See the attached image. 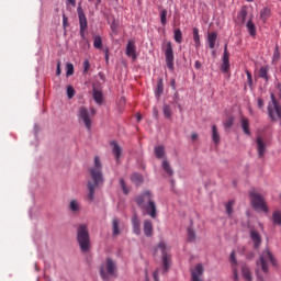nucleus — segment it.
<instances>
[{
	"instance_id": "f257e3e1",
	"label": "nucleus",
	"mask_w": 281,
	"mask_h": 281,
	"mask_svg": "<svg viewBox=\"0 0 281 281\" xmlns=\"http://www.w3.org/2000/svg\"><path fill=\"white\" fill-rule=\"evenodd\" d=\"M90 176L93 182L88 181V201L95 200V188L104 183V177L102 176V161L100 157H94V167L90 169Z\"/></svg>"
},
{
	"instance_id": "f03ea898",
	"label": "nucleus",
	"mask_w": 281,
	"mask_h": 281,
	"mask_svg": "<svg viewBox=\"0 0 281 281\" xmlns=\"http://www.w3.org/2000/svg\"><path fill=\"white\" fill-rule=\"evenodd\" d=\"M135 201L138 207L145 210L150 218H157V204L150 191H145L140 195H137Z\"/></svg>"
},
{
	"instance_id": "7ed1b4c3",
	"label": "nucleus",
	"mask_w": 281,
	"mask_h": 281,
	"mask_svg": "<svg viewBox=\"0 0 281 281\" xmlns=\"http://www.w3.org/2000/svg\"><path fill=\"white\" fill-rule=\"evenodd\" d=\"M77 241L83 254L91 249V236L89 235V226L87 224H80L77 227Z\"/></svg>"
},
{
	"instance_id": "20e7f679",
	"label": "nucleus",
	"mask_w": 281,
	"mask_h": 281,
	"mask_svg": "<svg viewBox=\"0 0 281 281\" xmlns=\"http://www.w3.org/2000/svg\"><path fill=\"white\" fill-rule=\"evenodd\" d=\"M100 276L104 281H109L111 278H117V262L112 258H106L100 267Z\"/></svg>"
},
{
	"instance_id": "39448f33",
	"label": "nucleus",
	"mask_w": 281,
	"mask_h": 281,
	"mask_svg": "<svg viewBox=\"0 0 281 281\" xmlns=\"http://www.w3.org/2000/svg\"><path fill=\"white\" fill-rule=\"evenodd\" d=\"M269 262H271L272 267H278V261L276 260V257H273V254H271L269 249H266L261 252L260 258L257 261V265H260L263 273H269Z\"/></svg>"
},
{
	"instance_id": "423d86ee",
	"label": "nucleus",
	"mask_w": 281,
	"mask_h": 281,
	"mask_svg": "<svg viewBox=\"0 0 281 281\" xmlns=\"http://www.w3.org/2000/svg\"><path fill=\"white\" fill-rule=\"evenodd\" d=\"M270 98L272 103L268 105V115L272 122H278V120H281V106L278 99H276V94L271 93Z\"/></svg>"
},
{
	"instance_id": "0eeeda50",
	"label": "nucleus",
	"mask_w": 281,
	"mask_h": 281,
	"mask_svg": "<svg viewBox=\"0 0 281 281\" xmlns=\"http://www.w3.org/2000/svg\"><path fill=\"white\" fill-rule=\"evenodd\" d=\"M250 196L254 210H256L257 212H269V207H267V202L260 193L250 192Z\"/></svg>"
},
{
	"instance_id": "6e6552de",
	"label": "nucleus",
	"mask_w": 281,
	"mask_h": 281,
	"mask_svg": "<svg viewBox=\"0 0 281 281\" xmlns=\"http://www.w3.org/2000/svg\"><path fill=\"white\" fill-rule=\"evenodd\" d=\"M77 117L80 123L85 124L87 131H91V125L93 124V121L91 120V113H89V110L85 106H80L78 109Z\"/></svg>"
},
{
	"instance_id": "1a4fd4ad",
	"label": "nucleus",
	"mask_w": 281,
	"mask_h": 281,
	"mask_svg": "<svg viewBox=\"0 0 281 281\" xmlns=\"http://www.w3.org/2000/svg\"><path fill=\"white\" fill-rule=\"evenodd\" d=\"M77 12L79 16L80 36L85 41L87 38L85 34L87 32V27H89V23L87 22V15H85L82 8L78 7Z\"/></svg>"
},
{
	"instance_id": "9d476101",
	"label": "nucleus",
	"mask_w": 281,
	"mask_h": 281,
	"mask_svg": "<svg viewBox=\"0 0 281 281\" xmlns=\"http://www.w3.org/2000/svg\"><path fill=\"white\" fill-rule=\"evenodd\" d=\"M157 249H160L161 254H162V267H164V271H168V269H170V255H168L167 252V246L166 243L160 241L157 246Z\"/></svg>"
},
{
	"instance_id": "9b49d317",
	"label": "nucleus",
	"mask_w": 281,
	"mask_h": 281,
	"mask_svg": "<svg viewBox=\"0 0 281 281\" xmlns=\"http://www.w3.org/2000/svg\"><path fill=\"white\" fill-rule=\"evenodd\" d=\"M165 58L168 69H175V52L172 50V43H167L165 50Z\"/></svg>"
},
{
	"instance_id": "f8f14e48",
	"label": "nucleus",
	"mask_w": 281,
	"mask_h": 281,
	"mask_svg": "<svg viewBox=\"0 0 281 281\" xmlns=\"http://www.w3.org/2000/svg\"><path fill=\"white\" fill-rule=\"evenodd\" d=\"M231 267L233 270V280L239 281L240 277L238 276V260H236V251L231 252Z\"/></svg>"
},
{
	"instance_id": "ddd939ff",
	"label": "nucleus",
	"mask_w": 281,
	"mask_h": 281,
	"mask_svg": "<svg viewBox=\"0 0 281 281\" xmlns=\"http://www.w3.org/2000/svg\"><path fill=\"white\" fill-rule=\"evenodd\" d=\"M205 269L203 268V263H198L194 269L191 270V280L192 281H203L201 277L203 276Z\"/></svg>"
},
{
	"instance_id": "4468645a",
	"label": "nucleus",
	"mask_w": 281,
	"mask_h": 281,
	"mask_svg": "<svg viewBox=\"0 0 281 281\" xmlns=\"http://www.w3.org/2000/svg\"><path fill=\"white\" fill-rule=\"evenodd\" d=\"M132 229H133V233L136 236H140V234H142V222L139 221V217H137V214H134L132 216Z\"/></svg>"
},
{
	"instance_id": "2eb2a0df",
	"label": "nucleus",
	"mask_w": 281,
	"mask_h": 281,
	"mask_svg": "<svg viewBox=\"0 0 281 281\" xmlns=\"http://www.w3.org/2000/svg\"><path fill=\"white\" fill-rule=\"evenodd\" d=\"M126 56L133 58V60L137 59V50L135 48V42L128 41L126 45Z\"/></svg>"
},
{
	"instance_id": "dca6fc26",
	"label": "nucleus",
	"mask_w": 281,
	"mask_h": 281,
	"mask_svg": "<svg viewBox=\"0 0 281 281\" xmlns=\"http://www.w3.org/2000/svg\"><path fill=\"white\" fill-rule=\"evenodd\" d=\"M250 238L254 243L255 249H258V247H260V245L262 243V238L260 237V233H258V231H251L250 232Z\"/></svg>"
},
{
	"instance_id": "f3484780",
	"label": "nucleus",
	"mask_w": 281,
	"mask_h": 281,
	"mask_svg": "<svg viewBox=\"0 0 281 281\" xmlns=\"http://www.w3.org/2000/svg\"><path fill=\"white\" fill-rule=\"evenodd\" d=\"M143 231L145 236H147V238H150V236H153V222L150 220H145L144 224H143Z\"/></svg>"
},
{
	"instance_id": "a211bd4d",
	"label": "nucleus",
	"mask_w": 281,
	"mask_h": 281,
	"mask_svg": "<svg viewBox=\"0 0 281 281\" xmlns=\"http://www.w3.org/2000/svg\"><path fill=\"white\" fill-rule=\"evenodd\" d=\"M257 150H258V155L260 158L265 157V150L267 148V146L265 145V140L258 136L257 139Z\"/></svg>"
},
{
	"instance_id": "6ab92c4d",
	"label": "nucleus",
	"mask_w": 281,
	"mask_h": 281,
	"mask_svg": "<svg viewBox=\"0 0 281 281\" xmlns=\"http://www.w3.org/2000/svg\"><path fill=\"white\" fill-rule=\"evenodd\" d=\"M111 146H113L112 151L115 156L116 161H120V157H122V147L117 144V142H111Z\"/></svg>"
},
{
	"instance_id": "aec40b11",
	"label": "nucleus",
	"mask_w": 281,
	"mask_h": 281,
	"mask_svg": "<svg viewBox=\"0 0 281 281\" xmlns=\"http://www.w3.org/2000/svg\"><path fill=\"white\" fill-rule=\"evenodd\" d=\"M216 38H218V34L216 32L209 33L207 43L210 49H214V47H216Z\"/></svg>"
},
{
	"instance_id": "412c9836",
	"label": "nucleus",
	"mask_w": 281,
	"mask_h": 281,
	"mask_svg": "<svg viewBox=\"0 0 281 281\" xmlns=\"http://www.w3.org/2000/svg\"><path fill=\"white\" fill-rule=\"evenodd\" d=\"M241 276L247 281H252L254 277H251V270L249 269V266L244 265L241 267Z\"/></svg>"
},
{
	"instance_id": "4be33fe9",
	"label": "nucleus",
	"mask_w": 281,
	"mask_h": 281,
	"mask_svg": "<svg viewBox=\"0 0 281 281\" xmlns=\"http://www.w3.org/2000/svg\"><path fill=\"white\" fill-rule=\"evenodd\" d=\"M240 122L245 135H251V131L249 130V119L241 116Z\"/></svg>"
},
{
	"instance_id": "5701e85b",
	"label": "nucleus",
	"mask_w": 281,
	"mask_h": 281,
	"mask_svg": "<svg viewBox=\"0 0 281 281\" xmlns=\"http://www.w3.org/2000/svg\"><path fill=\"white\" fill-rule=\"evenodd\" d=\"M92 95H93V100H94V102H97V104H102V102H103L102 91L93 88Z\"/></svg>"
},
{
	"instance_id": "b1692460",
	"label": "nucleus",
	"mask_w": 281,
	"mask_h": 281,
	"mask_svg": "<svg viewBox=\"0 0 281 281\" xmlns=\"http://www.w3.org/2000/svg\"><path fill=\"white\" fill-rule=\"evenodd\" d=\"M162 170L168 175V177H172V175H175V170H172L170 162L166 159L162 160Z\"/></svg>"
},
{
	"instance_id": "393cba45",
	"label": "nucleus",
	"mask_w": 281,
	"mask_h": 281,
	"mask_svg": "<svg viewBox=\"0 0 281 281\" xmlns=\"http://www.w3.org/2000/svg\"><path fill=\"white\" fill-rule=\"evenodd\" d=\"M212 139L214 144H221V134H218V127L216 125L212 126Z\"/></svg>"
},
{
	"instance_id": "a878e982",
	"label": "nucleus",
	"mask_w": 281,
	"mask_h": 281,
	"mask_svg": "<svg viewBox=\"0 0 281 281\" xmlns=\"http://www.w3.org/2000/svg\"><path fill=\"white\" fill-rule=\"evenodd\" d=\"M155 155H156L157 159H164V157L166 155V148L162 145L156 146Z\"/></svg>"
},
{
	"instance_id": "bb28decb",
	"label": "nucleus",
	"mask_w": 281,
	"mask_h": 281,
	"mask_svg": "<svg viewBox=\"0 0 281 281\" xmlns=\"http://www.w3.org/2000/svg\"><path fill=\"white\" fill-rule=\"evenodd\" d=\"M112 234L113 236H120V220L117 218L112 221Z\"/></svg>"
},
{
	"instance_id": "cd10ccee",
	"label": "nucleus",
	"mask_w": 281,
	"mask_h": 281,
	"mask_svg": "<svg viewBox=\"0 0 281 281\" xmlns=\"http://www.w3.org/2000/svg\"><path fill=\"white\" fill-rule=\"evenodd\" d=\"M193 41L195 43V47H201V36L199 35V29L193 27Z\"/></svg>"
},
{
	"instance_id": "c85d7f7f",
	"label": "nucleus",
	"mask_w": 281,
	"mask_h": 281,
	"mask_svg": "<svg viewBox=\"0 0 281 281\" xmlns=\"http://www.w3.org/2000/svg\"><path fill=\"white\" fill-rule=\"evenodd\" d=\"M131 180L135 183V186H140V183H144V177L139 173H133Z\"/></svg>"
},
{
	"instance_id": "c756f323",
	"label": "nucleus",
	"mask_w": 281,
	"mask_h": 281,
	"mask_svg": "<svg viewBox=\"0 0 281 281\" xmlns=\"http://www.w3.org/2000/svg\"><path fill=\"white\" fill-rule=\"evenodd\" d=\"M70 212H80V202L78 200H71L69 204Z\"/></svg>"
},
{
	"instance_id": "7c9ffc66",
	"label": "nucleus",
	"mask_w": 281,
	"mask_h": 281,
	"mask_svg": "<svg viewBox=\"0 0 281 281\" xmlns=\"http://www.w3.org/2000/svg\"><path fill=\"white\" fill-rule=\"evenodd\" d=\"M259 78L269 80V68L267 66H263L259 69Z\"/></svg>"
},
{
	"instance_id": "2f4dec72",
	"label": "nucleus",
	"mask_w": 281,
	"mask_h": 281,
	"mask_svg": "<svg viewBox=\"0 0 281 281\" xmlns=\"http://www.w3.org/2000/svg\"><path fill=\"white\" fill-rule=\"evenodd\" d=\"M162 113H164L165 117L170 120L172 117V108H170V105H168V104H164Z\"/></svg>"
},
{
	"instance_id": "473e14b6",
	"label": "nucleus",
	"mask_w": 281,
	"mask_h": 281,
	"mask_svg": "<svg viewBox=\"0 0 281 281\" xmlns=\"http://www.w3.org/2000/svg\"><path fill=\"white\" fill-rule=\"evenodd\" d=\"M246 27L250 36H256V24H254L251 20L247 22Z\"/></svg>"
},
{
	"instance_id": "72a5a7b5",
	"label": "nucleus",
	"mask_w": 281,
	"mask_h": 281,
	"mask_svg": "<svg viewBox=\"0 0 281 281\" xmlns=\"http://www.w3.org/2000/svg\"><path fill=\"white\" fill-rule=\"evenodd\" d=\"M173 38L176 43H182L183 41V33L181 32V29H176L173 32Z\"/></svg>"
},
{
	"instance_id": "f704fd0d",
	"label": "nucleus",
	"mask_w": 281,
	"mask_h": 281,
	"mask_svg": "<svg viewBox=\"0 0 281 281\" xmlns=\"http://www.w3.org/2000/svg\"><path fill=\"white\" fill-rule=\"evenodd\" d=\"M272 223H273V225H281V212L280 211H276L272 214Z\"/></svg>"
},
{
	"instance_id": "c9c22d12",
	"label": "nucleus",
	"mask_w": 281,
	"mask_h": 281,
	"mask_svg": "<svg viewBox=\"0 0 281 281\" xmlns=\"http://www.w3.org/2000/svg\"><path fill=\"white\" fill-rule=\"evenodd\" d=\"M269 16H271V10L269 8L262 9L260 12V19L265 22Z\"/></svg>"
},
{
	"instance_id": "e433bc0d",
	"label": "nucleus",
	"mask_w": 281,
	"mask_h": 281,
	"mask_svg": "<svg viewBox=\"0 0 281 281\" xmlns=\"http://www.w3.org/2000/svg\"><path fill=\"white\" fill-rule=\"evenodd\" d=\"M161 93H164V79H158V82H157V89H156V95H161Z\"/></svg>"
},
{
	"instance_id": "4c0bfd02",
	"label": "nucleus",
	"mask_w": 281,
	"mask_h": 281,
	"mask_svg": "<svg viewBox=\"0 0 281 281\" xmlns=\"http://www.w3.org/2000/svg\"><path fill=\"white\" fill-rule=\"evenodd\" d=\"M167 16H168V10L162 9L160 11V23H161V25H166L168 23Z\"/></svg>"
},
{
	"instance_id": "58836bf2",
	"label": "nucleus",
	"mask_w": 281,
	"mask_h": 281,
	"mask_svg": "<svg viewBox=\"0 0 281 281\" xmlns=\"http://www.w3.org/2000/svg\"><path fill=\"white\" fill-rule=\"evenodd\" d=\"M93 47L95 49H102V37L100 35L94 36Z\"/></svg>"
},
{
	"instance_id": "ea45409f",
	"label": "nucleus",
	"mask_w": 281,
	"mask_h": 281,
	"mask_svg": "<svg viewBox=\"0 0 281 281\" xmlns=\"http://www.w3.org/2000/svg\"><path fill=\"white\" fill-rule=\"evenodd\" d=\"M225 207H226V214H228V216H232V214H234V201L233 200L228 201Z\"/></svg>"
},
{
	"instance_id": "a19ab883",
	"label": "nucleus",
	"mask_w": 281,
	"mask_h": 281,
	"mask_svg": "<svg viewBox=\"0 0 281 281\" xmlns=\"http://www.w3.org/2000/svg\"><path fill=\"white\" fill-rule=\"evenodd\" d=\"M196 239V234L194 233V229L188 228V240L189 243H194Z\"/></svg>"
},
{
	"instance_id": "79ce46f5",
	"label": "nucleus",
	"mask_w": 281,
	"mask_h": 281,
	"mask_svg": "<svg viewBox=\"0 0 281 281\" xmlns=\"http://www.w3.org/2000/svg\"><path fill=\"white\" fill-rule=\"evenodd\" d=\"M223 125L225 128H231L232 126H234V116H229L228 119H226L223 122Z\"/></svg>"
},
{
	"instance_id": "37998d69",
	"label": "nucleus",
	"mask_w": 281,
	"mask_h": 281,
	"mask_svg": "<svg viewBox=\"0 0 281 281\" xmlns=\"http://www.w3.org/2000/svg\"><path fill=\"white\" fill-rule=\"evenodd\" d=\"M223 63L229 64V52L227 50V44L224 46Z\"/></svg>"
},
{
	"instance_id": "c03bdc74",
	"label": "nucleus",
	"mask_w": 281,
	"mask_h": 281,
	"mask_svg": "<svg viewBox=\"0 0 281 281\" xmlns=\"http://www.w3.org/2000/svg\"><path fill=\"white\" fill-rule=\"evenodd\" d=\"M76 95V90L74 89L72 86H68L67 87V97L69 99L74 98Z\"/></svg>"
},
{
	"instance_id": "a18cd8bd",
	"label": "nucleus",
	"mask_w": 281,
	"mask_h": 281,
	"mask_svg": "<svg viewBox=\"0 0 281 281\" xmlns=\"http://www.w3.org/2000/svg\"><path fill=\"white\" fill-rule=\"evenodd\" d=\"M66 69H67L66 76H74V64L68 63L66 65Z\"/></svg>"
},
{
	"instance_id": "49530a36",
	"label": "nucleus",
	"mask_w": 281,
	"mask_h": 281,
	"mask_svg": "<svg viewBox=\"0 0 281 281\" xmlns=\"http://www.w3.org/2000/svg\"><path fill=\"white\" fill-rule=\"evenodd\" d=\"M121 188L124 192V194H128V189L126 188V182H124V179L120 180Z\"/></svg>"
},
{
	"instance_id": "de8ad7c7",
	"label": "nucleus",
	"mask_w": 281,
	"mask_h": 281,
	"mask_svg": "<svg viewBox=\"0 0 281 281\" xmlns=\"http://www.w3.org/2000/svg\"><path fill=\"white\" fill-rule=\"evenodd\" d=\"M246 16H247V10L243 9V10L239 12V19L241 20V23H245Z\"/></svg>"
},
{
	"instance_id": "09e8293b",
	"label": "nucleus",
	"mask_w": 281,
	"mask_h": 281,
	"mask_svg": "<svg viewBox=\"0 0 281 281\" xmlns=\"http://www.w3.org/2000/svg\"><path fill=\"white\" fill-rule=\"evenodd\" d=\"M246 76H247V83L249 85V87H251V85H254V79L251 78V72H249V70H247Z\"/></svg>"
},
{
	"instance_id": "8fccbe9b",
	"label": "nucleus",
	"mask_w": 281,
	"mask_h": 281,
	"mask_svg": "<svg viewBox=\"0 0 281 281\" xmlns=\"http://www.w3.org/2000/svg\"><path fill=\"white\" fill-rule=\"evenodd\" d=\"M221 70L224 71V74H227L229 71V64L223 63L221 66Z\"/></svg>"
},
{
	"instance_id": "3c124183",
	"label": "nucleus",
	"mask_w": 281,
	"mask_h": 281,
	"mask_svg": "<svg viewBox=\"0 0 281 281\" xmlns=\"http://www.w3.org/2000/svg\"><path fill=\"white\" fill-rule=\"evenodd\" d=\"M258 109H265V101L260 98L257 99Z\"/></svg>"
},
{
	"instance_id": "603ef678",
	"label": "nucleus",
	"mask_w": 281,
	"mask_h": 281,
	"mask_svg": "<svg viewBox=\"0 0 281 281\" xmlns=\"http://www.w3.org/2000/svg\"><path fill=\"white\" fill-rule=\"evenodd\" d=\"M90 67H91V64L89 63V60L86 59L83 63V71L88 72Z\"/></svg>"
},
{
	"instance_id": "864d4df0",
	"label": "nucleus",
	"mask_w": 281,
	"mask_h": 281,
	"mask_svg": "<svg viewBox=\"0 0 281 281\" xmlns=\"http://www.w3.org/2000/svg\"><path fill=\"white\" fill-rule=\"evenodd\" d=\"M63 25L64 27H68L69 26V20L67 19V15H63Z\"/></svg>"
},
{
	"instance_id": "5fc2aeb1",
	"label": "nucleus",
	"mask_w": 281,
	"mask_h": 281,
	"mask_svg": "<svg viewBox=\"0 0 281 281\" xmlns=\"http://www.w3.org/2000/svg\"><path fill=\"white\" fill-rule=\"evenodd\" d=\"M153 278L155 281H159V269L155 270Z\"/></svg>"
},
{
	"instance_id": "6e6d98bb",
	"label": "nucleus",
	"mask_w": 281,
	"mask_h": 281,
	"mask_svg": "<svg viewBox=\"0 0 281 281\" xmlns=\"http://www.w3.org/2000/svg\"><path fill=\"white\" fill-rule=\"evenodd\" d=\"M191 139H192V142H196V139H199V134H196V132H193L191 134Z\"/></svg>"
},
{
	"instance_id": "4d7b16f0",
	"label": "nucleus",
	"mask_w": 281,
	"mask_h": 281,
	"mask_svg": "<svg viewBox=\"0 0 281 281\" xmlns=\"http://www.w3.org/2000/svg\"><path fill=\"white\" fill-rule=\"evenodd\" d=\"M173 102H175V104H179V93L178 92H176L173 95Z\"/></svg>"
},
{
	"instance_id": "13d9d810",
	"label": "nucleus",
	"mask_w": 281,
	"mask_h": 281,
	"mask_svg": "<svg viewBox=\"0 0 281 281\" xmlns=\"http://www.w3.org/2000/svg\"><path fill=\"white\" fill-rule=\"evenodd\" d=\"M56 76H60V61H57Z\"/></svg>"
},
{
	"instance_id": "bf43d9fd",
	"label": "nucleus",
	"mask_w": 281,
	"mask_h": 281,
	"mask_svg": "<svg viewBox=\"0 0 281 281\" xmlns=\"http://www.w3.org/2000/svg\"><path fill=\"white\" fill-rule=\"evenodd\" d=\"M111 30H113V32H115V30H117V25L115 24V22H113L111 24Z\"/></svg>"
},
{
	"instance_id": "052dcab7",
	"label": "nucleus",
	"mask_w": 281,
	"mask_h": 281,
	"mask_svg": "<svg viewBox=\"0 0 281 281\" xmlns=\"http://www.w3.org/2000/svg\"><path fill=\"white\" fill-rule=\"evenodd\" d=\"M273 56H274V58H277V59L280 58V52L274 50V55H273Z\"/></svg>"
},
{
	"instance_id": "680f3d73",
	"label": "nucleus",
	"mask_w": 281,
	"mask_h": 281,
	"mask_svg": "<svg viewBox=\"0 0 281 281\" xmlns=\"http://www.w3.org/2000/svg\"><path fill=\"white\" fill-rule=\"evenodd\" d=\"M201 67V61L196 60L195 61V69H199Z\"/></svg>"
},
{
	"instance_id": "e2e57ef3",
	"label": "nucleus",
	"mask_w": 281,
	"mask_h": 281,
	"mask_svg": "<svg viewBox=\"0 0 281 281\" xmlns=\"http://www.w3.org/2000/svg\"><path fill=\"white\" fill-rule=\"evenodd\" d=\"M68 3H71L72 7L75 8V5H76V0H68Z\"/></svg>"
},
{
	"instance_id": "0e129e2a",
	"label": "nucleus",
	"mask_w": 281,
	"mask_h": 281,
	"mask_svg": "<svg viewBox=\"0 0 281 281\" xmlns=\"http://www.w3.org/2000/svg\"><path fill=\"white\" fill-rule=\"evenodd\" d=\"M277 89H278L279 92H281V83L277 85Z\"/></svg>"
},
{
	"instance_id": "69168bd1",
	"label": "nucleus",
	"mask_w": 281,
	"mask_h": 281,
	"mask_svg": "<svg viewBox=\"0 0 281 281\" xmlns=\"http://www.w3.org/2000/svg\"><path fill=\"white\" fill-rule=\"evenodd\" d=\"M247 258H248V259L254 258V252H250Z\"/></svg>"
},
{
	"instance_id": "338daca9",
	"label": "nucleus",
	"mask_w": 281,
	"mask_h": 281,
	"mask_svg": "<svg viewBox=\"0 0 281 281\" xmlns=\"http://www.w3.org/2000/svg\"><path fill=\"white\" fill-rule=\"evenodd\" d=\"M137 122H142V115L140 114L137 115Z\"/></svg>"
},
{
	"instance_id": "774afa93",
	"label": "nucleus",
	"mask_w": 281,
	"mask_h": 281,
	"mask_svg": "<svg viewBox=\"0 0 281 281\" xmlns=\"http://www.w3.org/2000/svg\"><path fill=\"white\" fill-rule=\"evenodd\" d=\"M97 5H100L102 3V0H94Z\"/></svg>"
}]
</instances>
